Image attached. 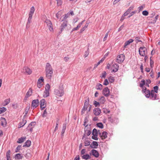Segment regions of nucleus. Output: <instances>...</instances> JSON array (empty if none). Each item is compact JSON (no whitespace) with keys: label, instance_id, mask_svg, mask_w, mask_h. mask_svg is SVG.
<instances>
[{"label":"nucleus","instance_id":"1","mask_svg":"<svg viewBox=\"0 0 160 160\" xmlns=\"http://www.w3.org/2000/svg\"><path fill=\"white\" fill-rule=\"evenodd\" d=\"M144 93L145 96L147 98H150L151 99L153 100H156L158 99L157 95L153 90L151 91L147 89L146 88H144Z\"/></svg>","mask_w":160,"mask_h":160},{"label":"nucleus","instance_id":"2","mask_svg":"<svg viewBox=\"0 0 160 160\" xmlns=\"http://www.w3.org/2000/svg\"><path fill=\"white\" fill-rule=\"evenodd\" d=\"M45 71L46 78L48 79H51L52 76L53 71L52 68L49 63H46Z\"/></svg>","mask_w":160,"mask_h":160},{"label":"nucleus","instance_id":"3","mask_svg":"<svg viewBox=\"0 0 160 160\" xmlns=\"http://www.w3.org/2000/svg\"><path fill=\"white\" fill-rule=\"evenodd\" d=\"M89 99L88 98L86 100L84 103V105L82 110L81 114H83L87 111V113L90 112L92 108V105L89 104Z\"/></svg>","mask_w":160,"mask_h":160},{"label":"nucleus","instance_id":"4","mask_svg":"<svg viewBox=\"0 0 160 160\" xmlns=\"http://www.w3.org/2000/svg\"><path fill=\"white\" fill-rule=\"evenodd\" d=\"M54 93L58 96L61 97L62 96L64 93L63 88L62 86L55 89Z\"/></svg>","mask_w":160,"mask_h":160},{"label":"nucleus","instance_id":"5","mask_svg":"<svg viewBox=\"0 0 160 160\" xmlns=\"http://www.w3.org/2000/svg\"><path fill=\"white\" fill-rule=\"evenodd\" d=\"M139 52L141 56H145L147 53L146 48L144 47H141L139 49Z\"/></svg>","mask_w":160,"mask_h":160},{"label":"nucleus","instance_id":"6","mask_svg":"<svg viewBox=\"0 0 160 160\" xmlns=\"http://www.w3.org/2000/svg\"><path fill=\"white\" fill-rule=\"evenodd\" d=\"M50 88V86L48 84H46L45 86V90L43 94V96L44 98L47 97L49 96Z\"/></svg>","mask_w":160,"mask_h":160},{"label":"nucleus","instance_id":"7","mask_svg":"<svg viewBox=\"0 0 160 160\" xmlns=\"http://www.w3.org/2000/svg\"><path fill=\"white\" fill-rule=\"evenodd\" d=\"M45 22L46 23L50 31L53 32H54V30L53 28L52 24L51 21L49 20L46 19L45 21Z\"/></svg>","mask_w":160,"mask_h":160},{"label":"nucleus","instance_id":"8","mask_svg":"<svg viewBox=\"0 0 160 160\" xmlns=\"http://www.w3.org/2000/svg\"><path fill=\"white\" fill-rule=\"evenodd\" d=\"M35 9L34 7L32 6L30 8V10L29 13V18L28 19V23H30L32 18V15L35 11Z\"/></svg>","mask_w":160,"mask_h":160},{"label":"nucleus","instance_id":"9","mask_svg":"<svg viewBox=\"0 0 160 160\" xmlns=\"http://www.w3.org/2000/svg\"><path fill=\"white\" fill-rule=\"evenodd\" d=\"M68 24L67 21H64L62 23L60 27V31L59 32V33L61 34L62 33L63 31L67 27Z\"/></svg>","mask_w":160,"mask_h":160},{"label":"nucleus","instance_id":"10","mask_svg":"<svg viewBox=\"0 0 160 160\" xmlns=\"http://www.w3.org/2000/svg\"><path fill=\"white\" fill-rule=\"evenodd\" d=\"M125 59V55L122 54L118 55L117 57V62L119 63H122Z\"/></svg>","mask_w":160,"mask_h":160},{"label":"nucleus","instance_id":"11","mask_svg":"<svg viewBox=\"0 0 160 160\" xmlns=\"http://www.w3.org/2000/svg\"><path fill=\"white\" fill-rule=\"evenodd\" d=\"M33 90L31 88H30L27 92L26 95L25 97L24 100L26 101L27 99L32 96V93Z\"/></svg>","mask_w":160,"mask_h":160},{"label":"nucleus","instance_id":"12","mask_svg":"<svg viewBox=\"0 0 160 160\" xmlns=\"http://www.w3.org/2000/svg\"><path fill=\"white\" fill-rule=\"evenodd\" d=\"M39 100L38 99L32 100L31 104V107L33 108H36L39 105Z\"/></svg>","mask_w":160,"mask_h":160},{"label":"nucleus","instance_id":"13","mask_svg":"<svg viewBox=\"0 0 160 160\" xmlns=\"http://www.w3.org/2000/svg\"><path fill=\"white\" fill-rule=\"evenodd\" d=\"M40 104L41 109L42 110L44 109L46 106V102L45 99H42L40 101Z\"/></svg>","mask_w":160,"mask_h":160},{"label":"nucleus","instance_id":"14","mask_svg":"<svg viewBox=\"0 0 160 160\" xmlns=\"http://www.w3.org/2000/svg\"><path fill=\"white\" fill-rule=\"evenodd\" d=\"M43 81L44 79L43 77H40L37 82V86L38 88H40L43 85Z\"/></svg>","mask_w":160,"mask_h":160},{"label":"nucleus","instance_id":"15","mask_svg":"<svg viewBox=\"0 0 160 160\" xmlns=\"http://www.w3.org/2000/svg\"><path fill=\"white\" fill-rule=\"evenodd\" d=\"M119 66L116 63L114 64L112 66L111 69L112 70V72H116L118 69Z\"/></svg>","mask_w":160,"mask_h":160},{"label":"nucleus","instance_id":"16","mask_svg":"<svg viewBox=\"0 0 160 160\" xmlns=\"http://www.w3.org/2000/svg\"><path fill=\"white\" fill-rule=\"evenodd\" d=\"M23 70L27 74L30 75L32 73V70L28 67H24L23 68Z\"/></svg>","mask_w":160,"mask_h":160},{"label":"nucleus","instance_id":"17","mask_svg":"<svg viewBox=\"0 0 160 160\" xmlns=\"http://www.w3.org/2000/svg\"><path fill=\"white\" fill-rule=\"evenodd\" d=\"M102 93L105 96L108 97L109 95L110 91L108 87L105 88L102 91Z\"/></svg>","mask_w":160,"mask_h":160},{"label":"nucleus","instance_id":"18","mask_svg":"<svg viewBox=\"0 0 160 160\" xmlns=\"http://www.w3.org/2000/svg\"><path fill=\"white\" fill-rule=\"evenodd\" d=\"M101 113V109L99 108H96L93 110V113L96 116L99 115Z\"/></svg>","mask_w":160,"mask_h":160},{"label":"nucleus","instance_id":"19","mask_svg":"<svg viewBox=\"0 0 160 160\" xmlns=\"http://www.w3.org/2000/svg\"><path fill=\"white\" fill-rule=\"evenodd\" d=\"M70 13L69 12H68L67 13L65 14L62 18H60L61 21L63 22L64 21H67L66 20L67 18L69 17Z\"/></svg>","mask_w":160,"mask_h":160},{"label":"nucleus","instance_id":"20","mask_svg":"<svg viewBox=\"0 0 160 160\" xmlns=\"http://www.w3.org/2000/svg\"><path fill=\"white\" fill-rule=\"evenodd\" d=\"M145 81L144 80H142L139 84V86L142 88V92L143 93H144V92L143 91V90H144V88H146V87H144V86L145 85Z\"/></svg>","mask_w":160,"mask_h":160},{"label":"nucleus","instance_id":"21","mask_svg":"<svg viewBox=\"0 0 160 160\" xmlns=\"http://www.w3.org/2000/svg\"><path fill=\"white\" fill-rule=\"evenodd\" d=\"M133 41V40L132 39H129L127 41L124 43L123 46L124 49L127 47V46L129 45L130 43L132 42Z\"/></svg>","mask_w":160,"mask_h":160},{"label":"nucleus","instance_id":"22","mask_svg":"<svg viewBox=\"0 0 160 160\" xmlns=\"http://www.w3.org/2000/svg\"><path fill=\"white\" fill-rule=\"evenodd\" d=\"M100 137L102 139H104L107 137L108 133L106 132H103L101 134L100 133Z\"/></svg>","mask_w":160,"mask_h":160},{"label":"nucleus","instance_id":"23","mask_svg":"<svg viewBox=\"0 0 160 160\" xmlns=\"http://www.w3.org/2000/svg\"><path fill=\"white\" fill-rule=\"evenodd\" d=\"M92 153L95 157L97 158L99 156V153L98 152L94 149H92L91 151Z\"/></svg>","mask_w":160,"mask_h":160},{"label":"nucleus","instance_id":"24","mask_svg":"<svg viewBox=\"0 0 160 160\" xmlns=\"http://www.w3.org/2000/svg\"><path fill=\"white\" fill-rule=\"evenodd\" d=\"M98 146V144L97 142L93 141L92 144H91L90 147L92 148H97Z\"/></svg>","mask_w":160,"mask_h":160},{"label":"nucleus","instance_id":"25","mask_svg":"<svg viewBox=\"0 0 160 160\" xmlns=\"http://www.w3.org/2000/svg\"><path fill=\"white\" fill-rule=\"evenodd\" d=\"M1 125L3 127H5L7 124L6 119L3 118H1Z\"/></svg>","mask_w":160,"mask_h":160},{"label":"nucleus","instance_id":"26","mask_svg":"<svg viewBox=\"0 0 160 160\" xmlns=\"http://www.w3.org/2000/svg\"><path fill=\"white\" fill-rule=\"evenodd\" d=\"M27 121L26 119H22V121L20 122L19 124V128H21L24 126L26 123Z\"/></svg>","mask_w":160,"mask_h":160},{"label":"nucleus","instance_id":"27","mask_svg":"<svg viewBox=\"0 0 160 160\" xmlns=\"http://www.w3.org/2000/svg\"><path fill=\"white\" fill-rule=\"evenodd\" d=\"M23 156L20 153L17 154L15 157V158L16 159H22Z\"/></svg>","mask_w":160,"mask_h":160},{"label":"nucleus","instance_id":"28","mask_svg":"<svg viewBox=\"0 0 160 160\" xmlns=\"http://www.w3.org/2000/svg\"><path fill=\"white\" fill-rule=\"evenodd\" d=\"M100 103L101 104H103L106 101V99L104 97L102 96L99 99Z\"/></svg>","mask_w":160,"mask_h":160},{"label":"nucleus","instance_id":"29","mask_svg":"<svg viewBox=\"0 0 160 160\" xmlns=\"http://www.w3.org/2000/svg\"><path fill=\"white\" fill-rule=\"evenodd\" d=\"M26 139V137H22L18 139V141L17 142L19 143H21L23 142Z\"/></svg>","mask_w":160,"mask_h":160},{"label":"nucleus","instance_id":"30","mask_svg":"<svg viewBox=\"0 0 160 160\" xmlns=\"http://www.w3.org/2000/svg\"><path fill=\"white\" fill-rule=\"evenodd\" d=\"M88 23H87L84 25V26L80 30V32H83L88 27Z\"/></svg>","mask_w":160,"mask_h":160},{"label":"nucleus","instance_id":"31","mask_svg":"<svg viewBox=\"0 0 160 160\" xmlns=\"http://www.w3.org/2000/svg\"><path fill=\"white\" fill-rule=\"evenodd\" d=\"M82 158L83 159H85L86 160H87L91 158L90 156L88 154L83 155L82 157Z\"/></svg>","mask_w":160,"mask_h":160},{"label":"nucleus","instance_id":"32","mask_svg":"<svg viewBox=\"0 0 160 160\" xmlns=\"http://www.w3.org/2000/svg\"><path fill=\"white\" fill-rule=\"evenodd\" d=\"M31 144V142L30 141L28 140L25 143V144L23 145V147H29Z\"/></svg>","mask_w":160,"mask_h":160},{"label":"nucleus","instance_id":"33","mask_svg":"<svg viewBox=\"0 0 160 160\" xmlns=\"http://www.w3.org/2000/svg\"><path fill=\"white\" fill-rule=\"evenodd\" d=\"M10 150L8 151L6 153V156L7 160H10Z\"/></svg>","mask_w":160,"mask_h":160},{"label":"nucleus","instance_id":"34","mask_svg":"<svg viewBox=\"0 0 160 160\" xmlns=\"http://www.w3.org/2000/svg\"><path fill=\"white\" fill-rule=\"evenodd\" d=\"M108 79L109 82L111 83L113 82L114 81V77L112 76H110L109 77Z\"/></svg>","mask_w":160,"mask_h":160},{"label":"nucleus","instance_id":"35","mask_svg":"<svg viewBox=\"0 0 160 160\" xmlns=\"http://www.w3.org/2000/svg\"><path fill=\"white\" fill-rule=\"evenodd\" d=\"M92 134L94 136H98V133L96 129L94 128L92 132Z\"/></svg>","mask_w":160,"mask_h":160},{"label":"nucleus","instance_id":"36","mask_svg":"<svg viewBox=\"0 0 160 160\" xmlns=\"http://www.w3.org/2000/svg\"><path fill=\"white\" fill-rule=\"evenodd\" d=\"M62 14V12L61 11H59L56 14V17L58 18L61 16Z\"/></svg>","mask_w":160,"mask_h":160},{"label":"nucleus","instance_id":"37","mask_svg":"<svg viewBox=\"0 0 160 160\" xmlns=\"http://www.w3.org/2000/svg\"><path fill=\"white\" fill-rule=\"evenodd\" d=\"M102 86L101 84H98L96 86V88L97 90H101Z\"/></svg>","mask_w":160,"mask_h":160},{"label":"nucleus","instance_id":"38","mask_svg":"<svg viewBox=\"0 0 160 160\" xmlns=\"http://www.w3.org/2000/svg\"><path fill=\"white\" fill-rule=\"evenodd\" d=\"M66 129V124H64L63 125L62 129L61 132V134L62 135L65 132V130Z\"/></svg>","mask_w":160,"mask_h":160},{"label":"nucleus","instance_id":"39","mask_svg":"<svg viewBox=\"0 0 160 160\" xmlns=\"http://www.w3.org/2000/svg\"><path fill=\"white\" fill-rule=\"evenodd\" d=\"M97 126L101 128H103V125L102 123L99 122L97 124Z\"/></svg>","mask_w":160,"mask_h":160},{"label":"nucleus","instance_id":"40","mask_svg":"<svg viewBox=\"0 0 160 160\" xmlns=\"http://www.w3.org/2000/svg\"><path fill=\"white\" fill-rule=\"evenodd\" d=\"M6 110V108L2 107V108H0V114L5 112Z\"/></svg>","mask_w":160,"mask_h":160},{"label":"nucleus","instance_id":"41","mask_svg":"<svg viewBox=\"0 0 160 160\" xmlns=\"http://www.w3.org/2000/svg\"><path fill=\"white\" fill-rule=\"evenodd\" d=\"M106 72L105 71H104L102 73L100 77L102 78H105L106 77Z\"/></svg>","mask_w":160,"mask_h":160},{"label":"nucleus","instance_id":"42","mask_svg":"<svg viewBox=\"0 0 160 160\" xmlns=\"http://www.w3.org/2000/svg\"><path fill=\"white\" fill-rule=\"evenodd\" d=\"M158 86H156L153 87L154 90H153L155 92V93H158Z\"/></svg>","mask_w":160,"mask_h":160},{"label":"nucleus","instance_id":"43","mask_svg":"<svg viewBox=\"0 0 160 160\" xmlns=\"http://www.w3.org/2000/svg\"><path fill=\"white\" fill-rule=\"evenodd\" d=\"M93 104L95 107H97L98 106H99L100 105V103L96 101H94Z\"/></svg>","mask_w":160,"mask_h":160},{"label":"nucleus","instance_id":"44","mask_svg":"<svg viewBox=\"0 0 160 160\" xmlns=\"http://www.w3.org/2000/svg\"><path fill=\"white\" fill-rule=\"evenodd\" d=\"M88 49H89L88 48V50L85 52L84 55L85 58H86V57H87L89 54V51Z\"/></svg>","mask_w":160,"mask_h":160},{"label":"nucleus","instance_id":"45","mask_svg":"<svg viewBox=\"0 0 160 160\" xmlns=\"http://www.w3.org/2000/svg\"><path fill=\"white\" fill-rule=\"evenodd\" d=\"M90 144V142L88 140H86L84 142V145L85 146H88Z\"/></svg>","mask_w":160,"mask_h":160},{"label":"nucleus","instance_id":"46","mask_svg":"<svg viewBox=\"0 0 160 160\" xmlns=\"http://www.w3.org/2000/svg\"><path fill=\"white\" fill-rule=\"evenodd\" d=\"M142 14L144 16H147L148 15V12L147 11L145 10L142 12Z\"/></svg>","mask_w":160,"mask_h":160},{"label":"nucleus","instance_id":"47","mask_svg":"<svg viewBox=\"0 0 160 160\" xmlns=\"http://www.w3.org/2000/svg\"><path fill=\"white\" fill-rule=\"evenodd\" d=\"M84 21H85V20H83L81 22H80L78 24V25L77 26V27H78V28H79Z\"/></svg>","mask_w":160,"mask_h":160},{"label":"nucleus","instance_id":"48","mask_svg":"<svg viewBox=\"0 0 160 160\" xmlns=\"http://www.w3.org/2000/svg\"><path fill=\"white\" fill-rule=\"evenodd\" d=\"M57 1V4L58 6H60L62 4V0H56Z\"/></svg>","mask_w":160,"mask_h":160},{"label":"nucleus","instance_id":"49","mask_svg":"<svg viewBox=\"0 0 160 160\" xmlns=\"http://www.w3.org/2000/svg\"><path fill=\"white\" fill-rule=\"evenodd\" d=\"M151 57L150 58V65L151 67H152L153 66L154 62L152 60Z\"/></svg>","mask_w":160,"mask_h":160},{"label":"nucleus","instance_id":"50","mask_svg":"<svg viewBox=\"0 0 160 160\" xmlns=\"http://www.w3.org/2000/svg\"><path fill=\"white\" fill-rule=\"evenodd\" d=\"M109 83L107 79H106L105 80L103 84L105 85H107Z\"/></svg>","mask_w":160,"mask_h":160},{"label":"nucleus","instance_id":"51","mask_svg":"<svg viewBox=\"0 0 160 160\" xmlns=\"http://www.w3.org/2000/svg\"><path fill=\"white\" fill-rule=\"evenodd\" d=\"M140 37H138L135 38V40L137 42H141L142 41L140 40Z\"/></svg>","mask_w":160,"mask_h":160},{"label":"nucleus","instance_id":"52","mask_svg":"<svg viewBox=\"0 0 160 160\" xmlns=\"http://www.w3.org/2000/svg\"><path fill=\"white\" fill-rule=\"evenodd\" d=\"M58 124H59V122L58 121H57L56 122V126L55 127V128L54 129V131H57V130L58 129Z\"/></svg>","mask_w":160,"mask_h":160},{"label":"nucleus","instance_id":"53","mask_svg":"<svg viewBox=\"0 0 160 160\" xmlns=\"http://www.w3.org/2000/svg\"><path fill=\"white\" fill-rule=\"evenodd\" d=\"M10 98H9L8 99H6L5 101V104L7 105L10 102Z\"/></svg>","mask_w":160,"mask_h":160},{"label":"nucleus","instance_id":"54","mask_svg":"<svg viewBox=\"0 0 160 160\" xmlns=\"http://www.w3.org/2000/svg\"><path fill=\"white\" fill-rule=\"evenodd\" d=\"M108 32L106 34L105 36L103 38V41H105L107 40V38L108 35Z\"/></svg>","mask_w":160,"mask_h":160},{"label":"nucleus","instance_id":"55","mask_svg":"<svg viewBox=\"0 0 160 160\" xmlns=\"http://www.w3.org/2000/svg\"><path fill=\"white\" fill-rule=\"evenodd\" d=\"M47 112L46 111V109H45L43 113L42 114L43 117H46V115L47 114Z\"/></svg>","mask_w":160,"mask_h":160},{"label":"nucleus","instance_id":"56","mask_svg":"<svg viewBox=\"0 0 160 160\" xmlns=\"http://www.w3.org/2000/svg\"><path fill=\"white\" fill-rule=\"evenodd\" d=\"M21 148V146L19 145L18 146L16 149L15 152H18L20 149Z\"/></svg>","mask_w":160,"mask_h":160},{"label":"nucleus","instance_id":"57","mask_svg":"<svg viewBox=\"0 0 160 160\" xmlns=\"http://www.w3.org/2000/svg\"><path fill=\"white\" fill-rule=\"evenodd\" d=\"M104 58H102L101 60H100L98 63V64H100L101 63H102L104 60Z\"/></svg>","mask_w":160,"mask_h":160},{"label":"nucleus","instance_id":"58","mask_svg":"<svg viewBox=\"0 0 160 160\" xmlns=\"http://www.w3.org/2000/svg\"><path fill=\"white\" fill-rule=\"evenodd\" d=\"M97 137L98 136L96 135V136L93 135V136H92V138L94 140H97L98 139V138Z\"/></svg>","mask_w":160,"mask_h":160},{"label":"nucleus","instance_id":"59","mask_svg":"<svg viewBox=\"0 0 160 160\" xmlns=\"http://www.w3.org/2000/svg\"><path fill=\"white\" fill-rule=\"evenodd\" d=\"M136 12V11H134L130 13V15H129L128 17V18H130Z\"/></svg>","mask_w":160,"mask_h":160},{"label":"nucleus","instance_id":"60","mask_svg":"<svg viewBox=\"0 0 160 160\" xmlns=\"http://www.w3.org/2000/svg\"><path fill=\"white\" fill-rule=\"evenodd\" d=\"M86 150L85 149H82L81 151V154L82 155H83L85 153Z\"/></svg>","mask_w":160,"mask_h":160},{"label":"nucleus","instance_id":"61","mask_svg":"<svg viewBox=\"0 0 160 160\" xmlns=\"http://www.w3.org/2000/svg\"><path fill=\"white\" fill-rule=\"evenodd\" d=\"M69 59V58L68 57H64V59L65 61L66 62L68 61Z\"/></svg>","mask_w":160,"mask_h":160},{"label":"nucleus","instance_id":"62","mask_svg":"<svg viewBox=\"0 0 160 160\" xmlns=\"http://www.w3.org/2000/svg\"><path fill=\"white\" fill-rule=\"evenodd\" d=\"M120 0H115L113 2V4L114 5L116 4Z\"/></svg>","mask_w":160,"mask_h":160},{"label":"nucleus","instance_id":"63","mask_svg":"<svg viewBox=\"0 0 160 160\" xmlns=\"http://www.w3.org/2000/svg\"><path fill=\"white\" fill-rule=\"evenodd\" d=\"M158 17H159V16L158 15L156 16L155 17V20H154V21L153 23H154L155 22H156L158 18Z\"/></svg>","mask_w":160,"mask_h":160},{"label":"nucleus","instance_id":"64","mask_svg":"<svg viewBox=\"0 0 160 160\" xmlns=\"http://www.w3.org/2000/svg\"><path fill=\"white\" fill-rule=\"evenodd\" d=\"M146 82H145V83H146L147 84H150L151 82V81L149 79H147L146 80Z\"/></svg>","mask_w":160,"mask_h":160}]
</instances>
